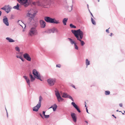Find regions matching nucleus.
<instances>
[{
  "instance_id": "obj_1",
  "label": "nucleus",
  "mask_w": 125,
  "mask_h": 125,
  "mask_svg": "<svg viewBox=\"0 0 125 125\" xmlns=\"http://www.w3.org/2000/svg\"><path fill=\"white\" fill-rule=\"evenodd\" d=\"M35 2H33L32 0H30L31 3L30 5L32 7L36 6L37 4L38 6L43 7L44 8H48L50 6V0H37Z\"/></svg>"
},
{
  "instance_id": "obj_2",
  "label": "nucleus",
  "mask_w": 125,
  "mask_h": 125,
  "mask_svg": "<svg viewBox=\"0 0 125 125\" xmlns=\"http://www.w3.org/2000/svg\"><path fill=\"white\" fill-rule=\"evenodd\" d=\"M71 31L77 39L80 42L81 46H83L85 43L84 41L81 40L83 39V31L80 29H79L77 30H72Z\"/></svg>"
},
{
  "instance_id": "obj_3",
  "label": "nucleus",
  "mask_w": 125,
  "mask_h": 125,
  "mask_svg": "<svg viewBox=\"0 0 125 125\" xmlns=\"http://www.w3.org/2000/svg\"><path fill=\"white\" fill-rule=\"evenodd\" d=\"M32 74L34 75V77L31 73H30L29 74V75L31 79V82H33L34 81L35 78H36L37 79L40 80L41 81H42V80L41 78V76L39 72L37 71L35 69H34L32 71Z\"/></svg>"
},
{
  "instance_id": "obj_4",
  "label": "nucleus",
  "mask_w": 125,
  "mask_h": 125,
  "mask_svg": "<svg viewBox=\"0 0 125 125\" xmlns=\"http://www.w3.org/2000/svg\"><path fill=\"white\" fill-rule=\"evenodd\" d=\"M62 97L64 98H69L71 99L73 101H74V100L70 95L67 94L65 93H63L62 95ZM71 105L73 106V107L75 108L77 110V111L79 113H80L81 111L79 108V107L74 102H72L71 103Z\"/></svg>"
},
{
  "instance_id": "obj_5",
  "label": "nucleus",
  "mask_w": 125,
  "mask_h": 125,
  "mask_svg": "<svg viewBox=\"0 0 125 125\" xmlns=\"http://www.w3.org/2000/svg\"><path fill=\"white\" fill-rule=\"evenodd\" d=\"M45 21L48 23L53 24H59L60 23L58 20H56L54 18H52L48 16H45L44 17Z\"/></svg>"
},
{
  "instance_id": "obj_6",
  "label": "nucleus",
  "mask_w": 125,
  "mask_h": 125,
  "mask_svg": "<svg viewBox=\"0 0 125 125\" xmlns=\"http://www.w3.org/2000/svg\"><path fill=\"white\" fill-rule=\"evenodd\" d=\"M42 98L41 96H39V100L38 104L34 107L33 108L32 110L33 111L37 112L38 111L39 109L41 107V102Z\"/></svg>"
},
{
  "instance_id": "obj_7",
  "label": "nucleus",
  "mask_w": 125,
  "mask_h": 125,
  "mask_svg": "<svg viewBox=\"0 0 125 125\" xmlns=\"http://www.w3.org/2000/svg\"><path fill=\"white\" fill-rule=\"evenodd\" d=\"M38 32L35 27H32L31 28L29 31L28 34L31 36L32 35H36L37 34Z\"/></svg>"
},
{
  "instance_id": "obj_8",
  "label": "nucleus",
  "mask_w": 125,
  "mask_h": 125,
  "mask_svg": "<svg viewBox=\"0 0 125 125\" xmlns=\"http://www.w3.org/2000/svg\"><path fill=\"white\" fill-rule=\"evenodd\" d=\"M55 95L57 98L58 101L59 102L61 101L62 102L63 101L64 99L61 96L58 91H55Z\"/></svg>"
},
{
  "instance_id": "obj_9",
  "label": "nucleus",
  "mask_w": 125,
  "mask_h": 125,
  "mask_svg": "<svg viewBox=\"0 0 125 125\" xmlns=\"http://www.w3.org/2000/svg\"><path fill=\"white\" fill-rule=\"evenodd\" d=\"M56 81V79L55 78H50L47 80V82L50 86H52L54 85Z\"/></svg>"
},
{
  "instance_id": "obj_10",
  "label": "nucleus",
  "mask_w": 125,
  "mask_h": 125,
  "mask_svg": "<svg viewBox=\"0 0 125 125\" xmlns=\"http://www.w3.org/2000/svg\"><path fill=\"white\" fill-rule=\"evenodd\" d=\"M30 0H25L21 4L23 6L25 7L26 8L30 5Z\"/></svg>"
},
{
  "instance_id": "obj_11",
  "label": "nucleus",
  "mask_w": 125,
  "mask_h": 125,
  "mask_svg": "<svg viewBox=\"0 0 125 125\" xmlns=\"http://www.w3.org/2000/svg\"><path fill=\"white\" fill-rule=\"evenodd\" d=\"M23 56L24 58L30 62L31 61V58L29 54L25 53L23 54Z\"/></svg>"
},
{
  "instance_id": "obj_12",
  "label": "nucleus",
  "mask_w": 125,
  "mask_h": 125,
  "mask_svg": "<svg viewBox=\"0 0 125 125\" xmlns=\"http://www.w3.org/2000/svg\"><path fill=\"white\" fill-rule=\"evenodd\" d=\"M71 116L73 121L74 122H76L77 121V117L76 114L74 113L71 112Z\"/></svg>"
},
{
  "instance_id": "obj_13",
  "label": "nucleus",
  "mask_w": 125,
  "mask_h": 125,
  "mask_svg": "<svg viewBox=\"0 0 125 125\" xmlns=\"http://www.w3.org/2000/svg\"><path fill=\"white\" fill-rule=\"evenodd\" d=\"M8 21V18L6 16H4L3 19V21L4 23L7 26H8L9 25Z\"/></svg>"
},
{
  "instance_id": "obj_14",
  "label": "nucleus",
  "mask_w": 125,
  "mask_h": 125,
  "mask_svg": "<svg viewBox=\"0 0 125 125\" xmlns=\"http://www.w3.org/2000/svg\"><path fill=\"white\" fill-rule=\"evenodd\" d=\"M39 23L41 27L42 28H44L46 26L45 22L42 20H40L39 21Z\"/></svg>"
},
{
  "instance_id": "obj_15",
  "label": "nucleus",
  "mask_w": 125,
  "mask_h": 125,
  "mask_svg": "<svg viewBox=\"0 0 125 125\" xmlns=\"http://www.w3.org/2000/svg\"><path fill=\"white\" fill-rule=\"evenodd\" d=\"M23 77L27 83L28 84L29 87H30V80L26 76L24 75L23 76Z\"/></svg>"
},
{
  "instance_id": "obj_16",
  "label": "nucleus",
  "mask_w": 125,
  "mask_h": 125,
  "mask_svg": "<svg viewBox=\"0 0 125 125\" xmlns=\"http://www.w3.org/2000/svg\"><path fill=\"white\" fill-rule=\"evenodd\" d=\"M11 9V7L9 5H8L7 6L6 12L7 13H9Z\"/></svg>"
},
{
  "instance_id": "obj_17",
  "label": "nucleus",
  "mask_w": 125,
  "mask_h": 125,
  "mask_svg": "<svg viewBox=\"0 0 125 125\" xmlns=\"http://www.w3.org/2000/svg\"><path fill=\"white\" fill-rule=\"evenodd\" d=\"M33 21L32 23L33 25L36 28L38 25V21L37 20H35L34 19V21Z\"/></svg>"
},
{
  "instance_id": "obj_18",
  "label": "nucleus",
  "mask_w": 125,
  "mask_h": 125,
  "mask_svg": "<svg viewBox=\"0 0 125 125\" xmlns=\"http://www.w3.org/2000/svg\"><path fill=\"white\" fill-rule=\"evenodd\" d=\"M68 20V18H65L62 20V22L64 25H66V22H67Z\"/></svg>"
},
{
  "instance_id": "obj_19",
  "label": "nucleus",
  "mask_w": 125,
  "mask_h": 125,
  "mask_svg": "<svg viewBox=\"0 0 125 125\" xmlns=\"http://www.w3.org/2000/svg\"><path fill=\"white\" fill-rule=\"evenodd\" d=\"M6 39L8 41L10 42H15L14 40L9 37L6 38Z\"/></svg>"
},
{
  "instance_id": "obj_20",
  "label": "nucleus",
  "mask_w": 125,
  "mask_h": 125,
  "mask_svg": "<svg viewBox=\"0 0 125 125\" xmlns=\"http://www.w3.org/2000/svg\"><path fill=\"white\" fill-rule=\"evenodd\" d=\"M68 39H69V40L70 42L72 44H74L75 43H76L71 38H68Z\"/></svg>"
},
{
  "instance_id": "obj_21",
  "label": "nucleus",
  "mask_w": 125,
  "mask_h": 125,
  "mask_svg": "<svg viewBox=\"0 0 125 125\" xmlns=\"http://www.w3.org/2000/svg\"><path fill=\"white\" fill-rule=\"evenodd\" d=\"M20 6V5L18 3H17L16 6H14L13 7V8L17 10H19V7Z\"/></svg>"
},
{
  "instance_id": "obj_22",
  "label": "nucleus",
  "mask_w": 125,
  "mask_h": 125,
  "mask_svg": "<svg viewBox=\"0 0 125 125\" xmlns=\"http://www.w3.org/2000/svg\"><path fill=\"white\" fill-rule=\"evenodd\" d=\"M53 111H55L57 107V105L56 104H53Z\"/></svg>"
},
{
  "instance_id": "obj_23",
  "label": "nucleus",
  "mask_w": 125,
  "mask_h": 125,
  "mask_svg": "<svg viewBox=\"0 0 125 125\" xmlns=\"http://www.w3.org/2000/svg\"><path fill=\"white\" fill-rule=\"evenodd\" d=\"M90 64V61H89L88 59H87L86 60V67H87L88 65Z\"/></svg>"
},
{
  "instance_id": "obj_24",
  "label": "nucleus",
  "mask_w": 125,
  "mask_h": 125,
  "mask_svg": "<svg viewBox=\"0 0 125 125\" xmlns=\"http://www.w3.org/2000/svg\"><path fill=\"white\" fill-rule=\"evenodd\" d=\"M91 20L92 23L94 25H95L96 24V22L94 20L93 18L92 17L91 18Z\"/></svg>"
},
{
  "instance_id": "obj_25",
  "label": "nucleus",
  "mask_w": 125,
  "mask_h": 125,
  "mask_svg": "<svg viewBox=\"0 0 125 125\" xmlns=\"http://www.w3.org/2000/svg\"><path fill=\"white\" fill-rule=\"evenodd\" d=\"M70 26L71 28H76V26L73 25L72 23H70Z\"/></svg>"
},
{
  "instance_id": "obj_26",
  "label": "nucleus",
  "mask_w": 125,
  "mask_h": 125,
  "mask_svg": "<svg viewBox=\"0 0 125 125\" xmlns=\"http://www.w3.org/2000/svg\"><path fill=\"white\" fill-rule=\"evenodd\" d=\"M51 30V32H52L53 33H54L55 30V27H53V28L50 29Z\"/></svg>"
},
{
  "instance_id": "obj_27",
  "label": "nucleus",
  "mask_w": 125,
  "mask_h": 125,
  "mask_svg": "<svg viewBox=\"0 0 125 125\" xmlns=\"http://www.w3.org/2000/svg\"><path fill=\"white\" fill-rule=\"evenodd\" d=\"M110 94V92L108 91H105V94L106 95H109Z\"/></svg>"
},
{
  "instance_id": "obj_28",
  "label": "nucleus",
  "mask_w": 125,
  "mask_h": 125,
  "mask_svg": "<svg viewBox=\"0 0 125 125\" xmlns=\"http://www.w3.org/2000/svg\"><path fill=\"white\" fill-rule=\"evenodd\" d=\"M74 48L76 50H78V47L77 45V43H76L74 44Z\"/></svg>"
},
{
  "instance_id": "obj_29",
  "label": "nucleus",
  "mask_w": 125,
  "mask_h": 125,
  "mask_svg": "<svg viewBox=\"0 0 125 125\" xmlns=\"http://www.w3.org/2000/svg\"><path fill=\"white\" fill-rule=\"evenodd\" d=\"M7 6L5 5L4 7H2L1 8V9L2 10H5V11L6 10V8H7Z\"/></svg>"
},
{
  "instance_id": "obj_30",
  "label": "nucleus",
  "mask_w": 125,
  "mask_h": 125,
  "mask_svg": "<svg viewBox=\"0 0 125 125\" xmlns=\"http://www.w3.org/2000/svg\"><path fill=\"white\" fill-rule=\"evenodd\" d=\"M45 32L47 33H51V30H50V29H48L46 31H45Z\"/></svg>"
},
{
  "instance_id": "obj_31",
  "label": "nucleus",
  "mask_w": 125,
  "mask_h": 125,
  "mask_svg": "<svg viewBox=\"0 0 125 125\" xmlns=\"http://www.w3.org/2000/svg\"><path fill=\"white\" fill-rule=\"evenodd\" d=\"M36 14V13H33V14H32L31 13H29V15H32V17H34L35 16Z\"/></svg>"
},
{
  "instance_id": "obj_32",
  "label": "nucleus",
  "mask_w": 125,
  "mask_h": 125,
  "mask_svg": "<svg viewBox=\"0 0 125 125\" xmlns=\"http://www.w3.org/2000/svg\"><path fill=\"white\" fill-rule=\"evenodd\" d=\"M34 19H33L31 17H30V18L29 19V20L30 22H31L32 20L33 21H34Z\"/></svg>"
},
{
  "instance_id": "obj_33",
  "label": "nucleus",
  "mask_w": 125,
  "mask_h": 125,
  "mask_svg": "<svg viewBox=\"0 0 125 125\" xmlns=\"http://www.w3.org/2000/svg\"><path fill=\"white\" fill-rule=\"evenodd\" d=\"M15 50L17 51L18 52L20 51V49L19 47H15Z\"/></svg>"
},
{
  "instance_id": "obj_34",
  "label": "nucleus",
  "mask_w": 125,
  "mask_h": 125,
  "mask_svg": "<svg viewBox=\"0 0 125 125\" xmlns=\"http://www.w3.org/2000/svg\"><path fill=\"white\" fill-rule=\"evenodd\" d=\"M20 4L23 2L25 0H17Z\"/></svg>"
},
{
  "instance_id": "obj_35",
  "label": "nucleus",
  "mask_w": 125,
  "mask_h": 125,
  "mask_svg": "<svg viewBox=\"0 0 125 125\" xmlns=\"http://www.w3.org/2000/svg\"><path fill=\"white\" fill-rule=\"evenodd\" d=\"M44 117L45 118L47 119L49 117L50 115H45L44 116Z\"/></svg>"
},
{
  "instance_id": "obj_36",
  "label": "nucleus",
  "mask_w": 125,
  "mask_h": 125,
  "mask_svg": "<svg viewBox=\"0 0 125 125\" xmlns=\"http://www.w3.org/2000/svg\"><path fill=\"white\" fill-rule=\"evenodd\" d=\"M19 58L22 61V62H24V59H23V58L21 56H20V57Z\"/></svg>"
},
{
  "instance_id": "obj_37",
  "label": "nucleus",
  "mask_w": 125,
  "mask_h": 125,
  "mask_svg": "<svg viewBox=\"0 0 125 125\" xmlns=\"http://www.w3.org/2000/svg\"><path fill=\"white\" fill-rule=\"evenodd\" d=\"M14 16L12 15L11 14V17L10 18V19L11 20L12 19H14Z\"/></svg>"
},
{
  "instance_id": "obj_38",
  "label": "nucleus",
  "mask_w": 125,
  "mask_h": 125,
  "mask_svg": "<svg viewBox=\"0 0 125 125\" xmlns=\"http://www.w3.org/2000/svg\"><path fill=\"white\" fill-rule=\"evenodd\" d=\"M61 67V65L60 64L56 65V67H57L60 68Z\"/></svg>"
},
{
  "instance_id": "obj_39",
  "label": "nucleus",
  "mask_w": 125,
  "mask_h": 125,
  "mask_svg": "<svg viewBox=\"0 0 125 125\" xmlns=\"http://www.w3.org/2000/svg\"><path fill=\"white\" fill-rule=\"evenodd\" d=\"M46 112L45 111H42V115H44V116L45 115V113Z\"/></svg>"
},
{
  "instance_id": "obj_40",
  "label": "nucleus",
  "mask_w": 125,
  "mask_h": 125,
  "mask_svg": "<svg viewBox=\"0 0 125 125\" xmlns=\"http://www.w3.org/2000/svg\"><path fill=\"white\" fill-rule=\"evenodd\" d=\"M71 86L72 87H73V88H75V89H76V88H75V86L73 85V84H72Z\"/></svg>"
},
{
  "instance_id": "obj_41",
  "label": "nucleus",
  "mask_w": 125,
  "mask_h": 125,
  "mask_svg": "<svg viewBox=\"0 0 125 125\" xmlns=\"http://www.w3.org/2000/svg\"><path fill=\"white\" fill-rule=\"evenodd\" d=\"M110 28H109L108 29H106V32H107L108 33H109V29Z\"/></svg>"
},
{
  "instance_id": "obj_42",
  "label": "nucleus",
  "mask_w": 125,
  "mask_h": 125,
  "mask_svg": "<svg viewBox=\"0 0 125 125\" xmlns=\"http://www.w3.org/2000/svg\"><path fill=\"white\" fill-rule=\"evenodd\" d=\"M87 108V107L86 108V111L87 113L89 114V113H88V110Z\"/></svg>"
},
{
  "instance_id": "obj_43",
  "label": "nucleus",
  "mask_w": 125,
  "mask_h": 125,
  "mask_svg": "<svg viewBox=\"0 0 125 125\" xmlns=\"http://www.w3.org/2000/svg\"><path fill=\"white\" fill-rule=\"evenodd\" d=\"M89 10V11L90 12V13L91 15L92 16V17H93V18H94V16L92 14V13L90 12V10Z\"/></svg>"
},
{
  "instance_id": "obj_44",
  "label": "nucleus",
  "mask_w": 125,
  "mask_h": 125,
  "mask_svg": "<svg viewBox=\"0 0 125 125\" xmlns=\"http://www.w3.org/2000/svg\"><path fill=\"white\" fill-rule=\"evenodd\" d=\"M55 31L56 32H57V33L58 32H59V31H58V30L56 28H55Z\"/></svg>"
},
{
  "instance_id": "obj_45",
  "label": "nucleus",
  "mask_w": 125,
  "mask_h": 125,
  "mask_svg": "<svg viewBox=\"0 0 125 125\" xmlns=\"http://www.w3.org/2000/svg\"><path fill=\"white\" fill-rule=\"evenodd\" d=\"M119 106L120 107H122L123 106V104L122 103H120L119 104Z\"/></svg>"
},
{
  "instance_id": "obj_46",
  "label": "nucleus",
  "mask_w": 125,
  "mask_h": 125,
  "mask_svg": "<svg viewBox=\"0 0 125 125\" xmlns=\"http://www.w3.org/2000/svg\"><path fill=\"white\" fill-rule=\"evenodd\" d=\"M29 16L30 17L32 18L33 19H34L33 17H32V15H29Z\"/></svg>"
},
{
  "instance_id": "obj_47",
  "label": "nucleus",
  "mask_w": 125,
  "mask_h": 125,
  "mask_svg": "<svg viewBox=\"0 0 125 125\" xmlns=\"http://www.w3.org/2000/svg\"><path fill=\"white\" fill-rule=\"evenodd\" d=\"M112 116H113L115 118H116V116H115V115H112Z\"/></svg>"
},
{
  "instance_id": "obj_48",
  "label": "nucleus",
  "mask_w": 125,
  "mask_h": 125,
  "mask_svg": "<svg viewBox=\"0 0 125 125\" xmlns=\"http://www.w3.org/2000/svg\"><path fill=\"white\" fill-rule=\"evenodd\" d=\"M40 116L42 119H44V118L43 116V115H42V114L41 115H40Z\"/></svg>"
},
{
  "instance_id": "obj_49",
  "label": "nucleus",
  "mask_w": 125,
  "mask_h": 125,
  "mask_svg": "<svg viewBox=\"0 0 125 125\" xmlns=\"http://www.w3.org/2000/svg\"><path fill=\"white\" fill-rule=\"evenodd\" d=\"M53 105H52L50 108H52L53 109Z\"/></svg>"
},
{
  "instance_id": "obj_50",
  "label": "nucleus",
  "mask_w": 125,
  "mask_h": 125,
  "mask_svg": "<svg viewBox=\"0 0 125 125\" xmlns=\"http://www.w3.org/2000/svg\"><path fill=\"white\" fill-rule=\"evenodd\" d=\"M20 21V20H18V21H17V22L21 26V25L20 24V23H19V21Z\"/></svg>"
},
{
  "instance_id": "obj_51",
  "label": "nucleus",
  "mask_w": 125,
  "mask_h": 125,
  "mask_svg": "<svg viewBox=\"0 0 125 125\" xmlns=\"http://www.w3.org/2000/svg\"><path fill=\"white\" fill-rule=\"evenodd\" d=\"M16 57H17V58H20V56H18V55H17V56H16Z\"/></svg>"
},
{
  "instance_id": "obj_52",
  "label": "nucleus",
  "mask_w": 125,
  "mask_h": 125,
  "mask_svg": "<svg viewBox=\"0 0 125 125\" xmlns=\"http://www.w3.org/2000/svg\"><path fill=\"white\" fill-rule=\"evenodd\" d=\"M95 85L94 84H93V85H91L90 86V87H92L93 86H94Z\"/></svg>"
},
{
  "instance_id": "obj_53",
  "label": "nucleus",
  "mask_w": 125,
  "mask_h": 125,
  "mask_svg": "<svg viewBox=\"0 0 125 125\" xmlns=\"http://www.w3.org/2000/svg\"><path fill=\"white\" fill-rule=\"evenodd\" d=\"M2 12L1 11H0V16H1V14Z\"/></svg>"
},
{
  "instance_id": "obj_54",
  "label": "nucleus",
  "mask_w": 125,
  "mask_h": 125,
  "mask_svg": "<svg viewBox=\"0 0 125 125\" xmlns=\"http://www.w3.org/2000/svg\"><path fill=\"white\" fill-rule=\"evenodd\" d=\"M113 34V33H111L110 34V36H111Z\"/></svg>"
},
{
  "instance_id": "obj_55",
  "label": "nucleus",
  "mask_w": 125,
  "mask_h": 125,
  "mask_svg": "<svg viewBox=\"0 0 125 125\" xmlns=\"http://www.w3.org/2000/svg\"><path fill=\"white\" fill-rule=\"evenodd\" d=\"M84 122H85L87 124L88 123V121H84Z\"/></svg>"
},
{
  "instance_id": "obj_56",
  "label": "nucleus",
  "mask_w": 125,
  "mask_h": 125,
  "mask_svg": "<svg viewBox=\"0 0 125 125\" xmlns=\"http://www.w3.org/2000/svg\"><path fill=\"white\" fill-rule=\"evenodd\" d=\"M7 116L8 118V113H7Z\"/></svg>"
},
{
  "instance_id": "obj_57",
  "label": "nucleus",
  "mask_w": 125,
  "mask_h": 125,
  "mask_svg": "<svg viewBox=\"0 0 125 125\" xmlns=\"http://www.w3.org/2000/svg\"><path fill=\"white\" fill-rule=\"evenodd\" d=\"M84 104L85 105V104L86 105V102L85 101L84 102Z\"/></svg>"
},
{
  "instance_id": "obj_58",
  "label": "nucleus",
  "mask_w": 125,
  "mask_h": 125,
  "mask_svg": "<svg viewBox=\"0 0 125 125\" xmlns=\"http://www.w3.org/2000/svg\"><path fill=\"white\" fill-rule=\"evenodd\" d=\"M87 7L88 9H89V5L88 4H87Z\"/></svg>"
},
{
  "instance_id": "obj_59",
  "label": "nucleus",
  "mask_w": 125,
  "mask_h": 125,
  "mask_svg": "<svg viewBox=\"0 0 125 125\" xmlns=\"http://www.w3.org/2000/svg\"><path fill=\"white\" fill-rule=\"evenodd\" d=\"M39 115H42V114L41 113H39Z\"/></svg>"
},
{
  "instance_id": "obj_60",
  "label": "nucleus",
  "mask_w": 125,
  "mask_h": 125,
  "mask_svg": "<svg viewBox=\"0 0 125 125\" xmlns=\"http://www.w3.org/2000/svg\"><path fill=\"white\" fill-rule=\"evenodd\" d=\"M116 112H119V110H118H118H116Z\"/></svg>"
},
{
  "instance_id": "obj_61",
  "label": "nucleus",
  "mask_w": 125,
  "mask_h": 125,
  "mask_svg": "<svg viewBox=\"0 0 125 125\" xmlns=\"http://www.w3.org/2000/svg\"><path fill=\"white\" fill-rule=\"evenodd\" d=\"M85 107L86 108L87 106H86V105L85 104Z\"/></svg>"
},
{
  "instance_id": "obj_62",
  "label": "nucleus",
  "mask_w": 125,
  "mask_h": 125,
  "mask_svg": "<svg viewBox=\"0 0 125 125\" xmlns=\"http://www.w3.org/2000/svg\"><path fill=\"white\" fill-rule=\"evenodd\" d=\"M122 114L123 115H125L124 113H122Z\"/></svg>"
},
{
  "instance_id": "obj_63",
  "label": "nucleus",
  "mask_w": 125,
  "mask_h": 125,
  "mask_svg": "<svg viewBox=\"0 0 125 125\" xmlns=\"http://www.w3.org/2000/svg\"><path fill=\"white\" fill-rule=\"evenodd\" d=\"M119 112H121L122 113V111H119Z\"/></svg>"
},
{
  "instance_id": "obj_64",
  "label": "nucleus",
  "mask_w": 125,
  "mask_h": 125,
  "mask_svg": "<svg viewBox=\"0 0 125 125\" xmlns=\"http://www.w3.org/2000/svg\"><path fill=\"white\" fill-rule=\"evenodd\" d=\"M123 112H124V113H125V111L124 110V111H123Z\"/></svg>"
}]
</instances>
